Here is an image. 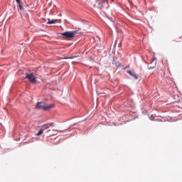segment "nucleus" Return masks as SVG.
<instances>
[{"label":"nucleus","instance_id":"obj_5","mask_svg":"<svg viewBox=\"0 0 182 182\" xmlns=\"http://www.w3.org/2000/svg\"><path fill=\"white\" fill-rule=\"evenodd\" d=\"M127 72L128 74H129L130 76H132V77H134V79L136 80L139 79V77L137 76V75L135 74V73H134L133 71L128 70Z\"/></svg>","mask_w":182,"mask_h":182},{"label":"nucleus","instance_id":"obj_2","mask_svg":"<svg viewBox=\"0 0 182 182\" xmlns=\"http://www.w3.org/2000/svg\"><path fill=\"white\" fill-rule=\"evenodd\" d=\"M60 35H62L64 39H73V38L77 35V31H66L64 33H60Z\"/></svg>","mask_w":182,"mask_h":182},{"label":"nucleus","instance_id":"obj_11","mask_svg":"<svg viewBox=\"0 0 182 182\" xmlns=\"http://www.w3.org/2000/svg\"><path fill=\"white\" fill-rule=\"evenodd\" d=\"M49 124V127H53V126H55L54 123H51V124Z\"/></svg>","mask_w":182,"mask_h":182},{"label":"nucleus","instance_id":"obj_9","mask_svg":"<svg viewBox=\"0 0 182 182\" xmlns=\"http://www.w3.org/2000/svg\"><path fill=\"white\" fill-rule=\"evenodd\" d=\"M43 134V129H41L36 134V136H42Z\"/></svg>","mask_w":182,"mask_h":182},{"label":"nucleus","instance_id":"obj_6","mask_svg":"<svg viewBox=\"0 0 182 182\" xmlns=\"http://www.w3.org/2000/svg\"><path fill=\"white\" fill-rule=\"evenodd\" d=\"M47 129H49V124H43L41 127V130H43V132H44L45 130H47Z\"/></svg>","mask_w":182,"mask_h":182},{"label":"nucleus","instance_id":"obj_13","mask_svg":"<svg viewBox=\"0 0 182 182\" xmlns=\"http://www.w3.org/2000/svg\"><path fill=\"white\" fill-rule=\"evenodd\" d=\"M151 69H154V67H149V70H150Z\"/></svg>","mask_w":182,"mask_h":182},{"label":"nucleus","instance_id":"obj_8","mask_svg":"<svg viewBox=\"0 0 182 182\" xmlns=\"http://www.w3.org/2000/svg\"><path fill=\"white\" fill-rule=\"evenodd\" d=\"M175 42H178V43L182 42V36L176 38Z\"/></svg>","mask_w":182,"mask_h":182},{"label":"nucleus","instance_id":"obj_10","mask_svg":"<svg viewBox=\"0 0 182 182\" xmlns=\"http://www.w3.org/2000/svg\"><path fill=\"white\" fill-rule=\"evenodd\" d=\"M18 8L20 9V11H22V9H23V6H22V4H18Z\"/></svg>","mask_w":182,"mask_h":182},{"label":"nucleus","instance_id":"obj_7","mask_svg":"<svg viewBox=\"0 0 182 182\" xmlns=\"http://www.w3.org/2000/svg\"><path fill=\"white\" fill-rule=\"evenodd\" d=\"M47 23H48V25H50V24H52V23H56V20H50V19H48Z\"/></svg>","mask_w":182,"mask_h":182},{"label":"nucleus","instance_id":"obj_3","mask_svg":"<svg viewBox=\"0 0 182 182\" xmlns=\"http://www.w3.org/2000/svg\"><path fill=\"white\" fill-rule=\"evenodd\" d=\"M26 79H28L31 83H36V78L33 76V73H26Z\"/></svg>","mask_w":182,"mask_h":182},{"label":"nucleus","instance_id":"obj_4","mask_svg":"<svg viewBox=\"0 0 182 182\" xmlns=\"http://www.w3.org/2000/svg\"><path fill=\"white\" fill-rule=\"evenodd\" d=\"M53 132H54L55 133L51 134L50 133V129H48L47 131V133H48V134L50 137H52V136H56L58 134V133H62V131H58V130H55V129H53Z\"/></svg>","mask_w":182,"mask_h":182},{"label":"nucleus","instance_id":"obj_1","mask_svg":"<svg viewBox=\"0 0 182 182\" xmlns=\"http://www.w3.org/2000/svg\"><path fill=\"white\" fill-rule=\"evenodd\" d=\"M52 107H55V105L52 104L50 105L46 106L45 102H37L35 109H38V110H49L52 109Z\"/></svg>","mask_w":182,"mask_h":182},{"label":"nucleus","instance_id":"obj_14","mask_svg":"<svg viewBox=\"0 0 182 182\" xmlns=\"http://www.w3.org/2000/svg\"><path fill=\"white\" fill-rule=\"evenodd\" d=\"M67 59H72V58H70V57H68V58H67Z\"/></svg>","mask_w":182,"mask_h":182},{"label":"nucleus","instance_id":"obj_12","mask_svg":"<svg viewBox=\"0 0 182 182\" xmlns=\"http://www.w3.org/2000/svg\"><path fill=\"white\" fill-rule=\"evenodd\" d=\"M16 2L18 4V5L21 4V0H16Z\"/></svg>","mask_w":182,"mask_h":182}]
</instances>
